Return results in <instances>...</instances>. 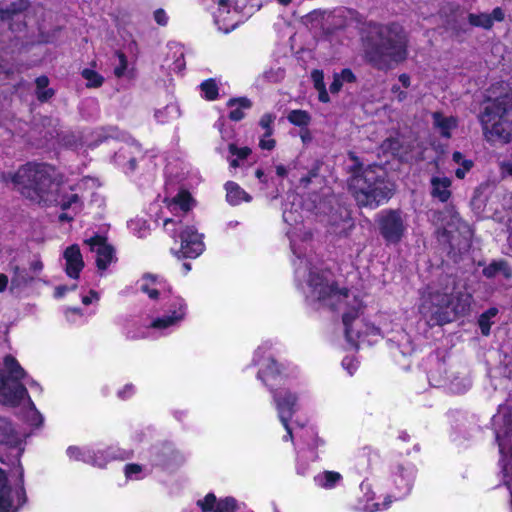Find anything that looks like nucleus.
<instances>
[{
  "label": "nucleus",
  "instance_id": "obj_1",
  "mask_svg": "<svg viewBox=\"0 0 512 512\" xmlns=\"http://www.w3.org/2000/svg\"><path fill=\"white\" fill-rule=\"evenodd\" d=\"M1 181L35 204L57 205L62 210L81 207L78 194L68 193L62 175L47 163L28 162L14 172H2Z\"/></svg>",
  "mask_w": 512,
  "mask_h": 512
},
{
  "label": "nucleus",
  "instance_id": "obj_2",
  "mask_svg": "<svg viewBox=\"0 0 512 512\" xmlns=\"http://www.w3.org/2000/svg\"><path fill=\"white\" fill-rule=\"evenodd\" d=\"M288 235L291 239L292 251L297 256V261L294 262L296 277L300 279L308 273L307 291H305L307 298L318 301L332 309L340 310L345 307L347 310L343 312L342 316L345 335L348 342L355 346L357 339L361 337V332L353 329L352 321L356 320L360 313L361 301L355 295H350L347 290H337L329 272L320 273L316 271V268H312L310 262L298 253L294 235L291 232H288Z\"/></svg>",
  "mask_w": 512,
  "mask_h": 512
},
{
  "label": "nucleus",
  "instance_id": "obj_3",
  "mask_svg": "<svg viewBox=\"0 0 512 512\" xmlns=\"http://www.w3.org/2000/svg\"><path fill=\"white\" fill-rule=\"evenodd\" d=\"M455 286V279L445 276L423 289L418 310L429 325H443L470 310L471 295L455 292Z\"/></svg>",
  "mask_w": 512,
  "mask_h": 512
},
{
  "label": "nucleus",
  "instance_id": "obj_4",
  "mask_svg": "<svg viewBox=\"0 0 512 512\" xmlns=\"http://www.w3.org/2000/svg\"><path fill=\"white\" fill-rule=\"evenodd\" d=\"M269 350L270 345L268 343L260 345L255 351L253 362L259 367L258 379L268 386L273 394V401L279 420L286 431H288V434L291 435L289 420L297 410L298 397L287 389H274L276 386L285 383L287 374L276 364Z\"/></svg>",
  "mask_w": 512,
  "mask_h": 512
},
{
  "label": "nucleus",
  "instance_id": "obj_5",
  "mask_svg": "<svg viewBox=\"0 0 512 512\" xmlns=\"http://www.w3.org/2000/svg\"><path fill=\"white\" fill-rule=\"evenodd\" d=\"M166 208L172 216H164L163 228L172 238L179 233L180 248L174 254L177 257L196 258L205 249L203 235L199 234L193 226H182L181 217L192 209L195 202L188 191L181 190L171 199H166Z\"/></svg>",
  "mask_w": 512,
  "mask_h": 512
},
{
  "label": "nucleus",
  "instance_id": "obj_6",
  "mask_svg": "<svg viewBox=\"0 0 512 512\" xmlns=\"http://www.w3.org/2000/svg\"><path fill=\"white\" fill-rule=\"evenodd\" d=\"M408 36L399 24L379 26L365 53L367 59L378 69H389L393 64L406 60Z\"/></svg>",
  "mask_w": 512,
  "mask_h": 512
},
{
  "label": "nucleus",
  "instance_id": "obj_7",
  "mask_svg": "<svg viewBox=\"0 0 512 512\" xmlns=\"http://www.w3.org/2000/svg\"><path fill=\"white\" fill-rule=\"evenodd\" d=\"M385 175V170L378 165L368 166L353 175L350 188L360 206L376 208L390 198Z\"/></svg>",
  "mask_w": 512,
  "mask_h": 512
},
{
  "label": "nucleus",
  "instance_id": "obj_8",
  "mask_svg": "<svg viewBox=\"0 0 512 512\" xmlns=\"http://www.w3.org/2000/svg\"><path fill=\"white\" fill-rule=\"evenodd\" d=\"M27 376L25 370L12 355L3 358V368H0V403L9 406H18L23 403L33 410L38 420L42 421L41 415L35 410L27 389L21 382Z\"/></svg>",
  "mask_w": 512,
  "mask_h": 512
},
{
  "label": "nucleus",
  "instance_id": "obj_9",
  "mask_svg": "<svg viewBox=\"0 0 512 512\" xmlns=\"http://www.w3.org/2000/svg\"><path fill=\"white\" fill-rule=\"evenodd\" d=\"M484 135L492 142L508 143L512 139V106L508 96L487 103L480 116Z\"/></svg>",
  "mask_w": 512,
  "mask_h": 512
},
{
  "label": "nucleus",
  "instance_id": "obj_10",
  "mask_svg": "<svg viewBox=\"0 0 512 512\" xmlns=\"http://www.w3.org/2000/svg\"><path fill=\"white\" fill-rule=\"evenodd\" d=\"M380 234L389 244H397L403 238L407 225L400 211H382L378 218Z\"/></svg>",
  "mask_w": 512,
  "mask_h": 512
},
{
  "label": "nucleus",
  "instance_id": "obj_11",
  "mask_svg": "<svg viewBox=\"0 0 512 512\" xmlns=\"http://www.w3.org/2000/svg\"><path fill=\"white\" fill-rule=\"evenodd\" d=\"M26 502L22 483L11 487L5 472L0 468V512H17Z\"/></svg>",
  "mask_w": 512,
  "mask_h": 512
},
{
  "label": "nucleus",
  "instance_id": "obj_12",
  "mask_svg": "<svg viewBox=\"0 0 512 512\" xmlns=\"http://www.w3.org/2000/svg\"><path fill=\"white\" fill-rule=\"evenodd\" d=\"M186 313L187 305L184 299L179 296H173L168 301L166 313L154 319L150 327L161 332L177 327L185 319Z\"/></svg>",
  "mask_w": 512,
  "mask_h": 512
},
{
  "label": "nucleus",
  "instance_id": "obj_13",
  "mask_svg": "<svg viewBox=\"0 0 512 512\" xmlns=\"http://www.w3.org/2000/svg\"><path fill=\"white\" fill-rule=\"evenodd\" d=\"M241 22V17L235 8L228 4V0H218V10L215 13V23L220 31L229 33Z\"/></svg>",
  "mask_w": 512,
  "mask_h": 512
},
{
  "label": "nucleus",
  "instance_id": "obj_14",
  "mask_svg": "<svg viewBox=\"0 0 512 512\" xmlns=\"http://www.w3.org/2000/svg\"><path fill=\"white\" fill-rule=\"evenodd\" d=\"M138 289L147 294L150 299L156 300L159 297H166L170 292L169 285L159 276L144 274L137 282Z\"/></svg>",
  "mask_w": 512,
  "mask_h": 512
},
{
  "label": "nucleus",
  "instance_id": "obj_15",
  "mask_svg": "<svg viewBox=\"0 0 512 512\" xmlns=\"http://www.w3.org/2000/svg\"><path fill=\"white\" fill-rule=\"evenodd\" d=\"M86 243L96 253V264L100 270H105L115 260L114 248L103 237L94 236L86 240Z\"/></svg>",
  "mask_w": 512,
  "mask_h": 512
},
{
  "label": "nucleus",
  "instance_id": "obj_16",
  "mask_svg": "<svg viewBox=\"0 0 512 512\" xmlns=\"http://www.w3.org/2000/svg\"><path fill=\"white\" fill-rule=\"evenodd\" d=\"M198 505L204 512H235L236 500L226 497L217 500L214 494H207L204 499L198 501Z\"/></svg>",
  "mask_w": 512,
  "mask_h": 512
},
{
  "label": "nucleus",
  "instance_id": "obj_17",
  "mask_svg": "<svg viewBox=\"0 0 512 512\" xmlns=\"http://www.w3.org/2000/svg\"><path fill=\"white\" fill-rule=\"evenodd\" d=\"M63 256L65 259L66 274L73 279L78 278L84 267V261L79 247L77 245L67 247Z\"/></svg>",
  "mask_w": 512,
  "mask_h": 512
},
{
  "label": "nucleus",
  "instance_id": "obj_18",
  "mask_svg": "<svg viewBox=\"0 0 512 512\" xmlns=\"http://www.w3.org/2000/svg\"><path fill=\"white\" fill-rule=\"evenodd\" d=\"M504 16L503 10L500 7H496L491 13H470L468 15V22L474 27L490 29L494 22L503 21Z\"/></svg>",
  "mask_w": 512,
  "mask_h": 512
},
{
  "label": "nucleus",
  "instance_id": "obj_19",
  "mask_svg": "<svg viewBox=\"0 0 512 512\" xmlns=\"http://www.w3.org/2000/svg\"><path fill=\"white\" fill-rule=\"evenodd\" d=\"M433 127L436 131L445 138L452 136V131L458 126V119L454 116H448L441 112H434L432 114Z\"/></svg>",
  "mask_w": 512,
  "mask_h": 512
},
{
  "label": "nucleus",
  "instance_id": "obj_20",
  "mask_svg": "<svg viewBox=\"0 0 512 512\" xmlns=\"http://www.w3.org/2000/svg\"><path fill=\"white\" fill-rule=\"evenodd\" d=\"M431 194L434 198L439 199L441 202H446L450 196L451 179L446 176H433L431 178Z\"/></svg>",
  "mask_w": 512,
  "mask_h": 512
},
{
  "label": "nucleus",
  "instance_id": "obj_21",
  "mask_svg": "<svg viewBox=\"0 0 512 512\" xmlns=\"http://www.w3.org/2000/svg\"><path fill=\"white\" fill-rule=\"evenodd\" d=\"M67 455L72 460L83 461L99 468L104 467L103 461H99L94 458L95 450L91 448H79L76 446H70L67 449Z\"/></svg>",
  "mask_w": 512,
  "mask_h": 512
},
{
  "label": "nucleus",
  "instance_id": "obj_22",
  "mask_svg": "<svg viewBox=\"0 0 512 512\" xmlns=\"http://www.w3.org/2000/svg\"><path fill=\"white\" fill-rule=\"evenodd\" d=\"M413 479V468H404L402 466L398 467L394 482L397 489L399 490V497L405 496L410 492Z\"/></svg>",
  "mask_w": 512,
  "mask_h": 512
},
{
  "label": "nucleus",
  "instance_id": "obj_23",
  "mask_svg": "<svg viewBox=\"0 0 512 512\" xmlns=\"http://www.w3.org/2000/svg\"><path fill=\"white\" fill-rule=\"evenodd\" d=\"M20 435L15 431L12 424L0 418V444L15 447L20 443Z\"/></svg>",
  "mask_w": 512,
  "mask_h": 512
},
{
  "label": "nucleus",
  "instance_id": "obj_24",
  "mask_svg": "<svg viewBox=\"0 0 512 512\" xmlns=\"http://www.w3.org/2000/svg\"><path fill=\"white\" fill-rule=\"evenodd\" d=\"M227 105L230 108L229 118L232 121H240L245 116L244 111L249 109L252 106V103L248 98L242 97L238 99H230Z\"/></svg>",
  "mask_w": 512,
  "mask_h": 512
},
{
  "label": "nucleus",
  "instance_id": "obj_25",
  "mask_svg": "<svg viewBox=\"0 0 512 512\" xmlns=\"http://www.w3.org/2000/svg\"><path fill=\"white\" fill-rule=\"evenodd\" d=\"M341 480V474L335 471H323L314 476L315 485L323 489H332L336 487Z\"/></svg>",
  "mask_w": 512,
  "mask_h": 512
},
{
  "label": "nucleus",
  "instance_id": "obj_26",
  "mask_svg": "<svg viewBox=\"0 0 512 512\" xmlns=\"http://www.w3.org/2000/svg\"><path fill=\"white\" fill-rule=\"evenodd\" d=\"M226 198L231 205H238L242 201L249 202L251 197L235 182H227L225 185Z\"/></svg>",
  "mask_w": 512,
  "mask_h": 512
},
{
  "label": "nucleus",
  "instance_id": "obj_27",
  "mask_svg": "<svg viewBox=\"0 0 512 512\" xmlns=\"http://www.w3.org/2000/svg\"><path fill=\"white\" fill-rule=\"evenodd\" d=\"M13 276L11 278V288H19L31 283L35 277L29 269L21 268L18 265H12Z\"/></svg>",
  "mask_w": 512,
  "mask_h": 512
},
{
  "label": "nucleus",
  "instance_id": "obj_28",
  "mask_svg": "<svg viewBox=\"0 0 512 512\" xmlns=\"http://www.w3.org/2000/svg\"><path fill=\"white\" fill-rule=\"evenodd\" d=\"M356 81V76L352 72L351 69H343L339 73L333 74V81L330 84L329 90L332 94H337L342 89L343 85L346 83H354Z\"/></svg>",
  "mask_w": 512,
  "mask_h": 512
},
{
  "label": "nucleus",
  "instance_id": "obj_29",
  "mask_svg": "<svg viewBox=\"0 0 512 512\" xmlns=\"http://www.w3.org/2000/svg\"><path fill=\"white\" fill-rule=\"evenodd\" d=\"M228 155L226 159L229 162L231 168H237L241 165V161L245 160L250 154L251 149L248 147L238 148L235 144H228Z\"/></svg>",
  "mask_w": 512,
  "mask_h": 512
},
{
  "label": "nucleus",
  "instance_id": "obj_30",
  "mask_svg": "<svg viewBox=\"0 0 512 512\" xmlns=\"http://www.w3.org/2000/svg\"><path fill=\"white\" fill-rule=\"evenodd\" d=\"M311 79L314 85V88L318 91V99L323 103H328L330 101L329 94L326 89V85L324 82V73L322 70H313L311 72Z\"/></svg>",
  "mask_w": 512,
  "mask_h": 512
},
{
  "label": "nucleus",
  "instance_id": "obj_31",
  "mask_svg": "<svg viewBox=\"0 0 512 512\" xmlns=\"http://www.w3.org/2000/svg\"><path fill=\"white\" fill-rule=\"evenodd\" d=\"M483 273L487 277L502 275L505 278H510L512 276V269L505 261H495L484 268Z\"/></svg>",
  "mask_w": 512,
  "mask_h": 512
},
{
  "label": "nucleus",
  "instance_id": "obj_32",
  "mask_svg": "<svg viewBox=\"0 0 512 512\" xmlns=\"http://www.w3.org/2000/svg\"><path fill=\"white\" fill-rule=\"evenodd\" d=\"M36 96L41 102H45L54 96V90L48 88L49 79L46 76H40L36 79Z\"/></svg>",
  "mask_w": 512,
  "mask_h": 512
},
{
  "label": "nucleus",
  "instance_id": "obj_33",
  "mask_svg": "<svg viewBox=\"0 0 512 512\" xmlns=\"http://www.w3.org/2000/svg\"><path fill=\"white\" fill-rule=\"evenodd\" d=\"M81 76L86 80L87 88H99L104 83V77L90 68L83 69Z\"/></svg>",
  "mask_w": 512,
  "mask_h": 512
},
{
  "label": "nucleus",
  "instance_id": "obj_34",
  "mask_svg": "<svg viewBox=\"0 0 512 512\" xmlns=\"http://www.w3.org/2000/svg\"><path fill=\"white\" fill-rule=\"evenodd\" d=\"M27 7V2L25 0H19L16 3H12L9 7L3 8L0 6V20H8L14 16H16L19 12L25 10Z\"/></svg>",
  "mask_w": 512,
  "mask_h": 512
},
{
  "label": "nucleus",
  "instance_id": "obj_35",
  "mask_svg": "<svg viewBox=\"0 0 512 512\" xmlns=\"http://www.w3.org/2000/svg\"><path fill=\"white\" fill-rule=\"evenodd\" d=\"M287 119L290 123L296 126H307L311 121L309 113L300 109L290 111Z\"/></svg>",
  "mask_w": 512,
  "mask_h": 512
},
{
  "label": "nucleus",
  "instance_id": "obj_36",
  "mask_svg": "<svg viewBox=\"0 0 512 512\" xmlns=\"http://www.w3.org/2000/svg\"><path fill=\"white\" fill-rule=\"evenodd\" d=\"M179 114L178 107L175 104H168L163 109L155 112V118L160 123H165L169 119L177 117Z\"/></svg>",
  "mask_w": 512,
  "mask_h": 512
},
{
  "label": "nucleus",
  "instance_id": "obj_37",
  "mask_svg": "<svg viewBox=\"0 0 512 512\" xmlns=\"http://www.w3.org/2000/svg\"><path fill=\"white\" fill-rule=\"evenodd\" d=\"M201 91L207 100H215L218 96V86L213 79H208L200 85Z\"/></svg>",
  "mask_w": 512,
  "mask_h": 512
},
{
  "label": "nucleus",
  "instance_id": "obj_38",
  "mask_svg": "<svg viewBox=\"0 0 512 512\" xmlns=\"http://www.w3.org/2000/svg\"><path fill=\"white\" fill-rule=\"evenodd\" d=\"M276 116L272 113H265L261 116L259 120V127L264 131L265 136H272L274 133L273 124L275 122Z\"/></svg>",
  "mask_w": 512,
  "mask_h": 512
},
{
  "label": "nucleus",
  "instance_id": "obj_39",
  "mask_svg": "<svg viewBox=\"0 0 512 512\" xmlns=\"http://www.w3.org/2000/svg\"><path fill=\"white\" fill-rule=\"evenodd\" d=\"M116 56L118 58L119 63L114 68V74L116 77L121 78L126 73L128 62L126 56L123 53L117 52Z\"/></svg>",
  "mask_w": 512,
  "mask_h": 512
},
{
  "label": "nucleus",
  "instance_id": "obj_40",
  "mask_svg": "<svg viewBox=\"0 0 512 512\" xmlns=\"http://www.w3.org/2000/svg\"><path fill=\"white\" fill-rule=\"evenodd\" d=\"M142 466L138 464H128L125 466V475L128 479L138 480L141 478Z\"/></svg>",
  "mask_w": 512,
  "mask_h": 512
},
{
  "label": "nucleus",
  "instance_id": "obj_41",
  "mask_svg": "<svg viewBox=\"0 0 512 512\" xmlns=\"http://www.w3.org/2000/svg\"><path fill=\"white\" fill-rule=\"evenodd\" d=\"M174 48L176 49L175 54H178L179 56L174 61L173 70L176 72H181L185 68L184 52L182 47L179 45H175Z\"/></svg>",
  "mask_w": 512,
  "mask_h": 512
},
{
  "label": "nucleus",
  "instance_id": "obj_42",
  "mask_svg": "<svg viewBox=\"0 0 512 512\" xmlns=\"http://www.w3.org/2000/svg\"><path fill=\"white\" fill-rule=\"evenodd\" d=\"M118 455L111 453V448L107 450H95V456L94 458L103 461L104 466L108 463L109 460L117 458Z\"/></svg>",
  "mask_w": 512,
  "mask_h": 512
},
{
  "label": "nucleus",
  "instance_id": "obj_43",
  "mask_svg": "<svg viewBox=\"0 0 512 512\" xmlns=\"http://www.w3.org/2000/svg\"><path fill=\"white\" fill-rule=\"evenodd\" d=\"M276 141L272 136H265V133L260 137L259 139V147L262 150H268L271 151L275 148Z\"/></svg>",
  "mask_w": 512,
  "mask_h": 512
},
{
  "label": "nucleus",
  "instance_id": "obj_44",
  "mask_svg": "<svg viewBox=\"0 0 512 512\" xmlns=\"http://www.w3.org/2000/svg\"><path fill=\"white\" fill-rule=\"evenodd\" d=\"M342 366L350 375H353L358 367V362L353 357L347 356L342 360Z\"/></svg>",
  "mask_w": 512,
  "mask_h": 512
},
{
  "label": "nucleus",
  "instance_id": "obj_45",
  "mask_svg": "<svg viewBox=\"0 0 512 512\" xmlns=\"http://www.w3.org/2000/svg\"><path fill=\"white\" fill-rule=\"evenodd\" d=\"M473 167V162L471 160L469 161H463L462 166H459L455 170V175L459 179H463L468 171Z\"/></svg>",
  "mask_w": 512,
  "mask_h": 512
},
{
  "label": "nucleus",
  "instance_id": "obj_46",
  "mask_svg": "<svg viewBox=\"0 0 512 512\" xmlns=\"http://www.w3.org/2000/svg\"><path fill=\"white\" fill-rule=\"evenodd\" d=\"M478 323L482 334L488 336L492 325L491 319L484 318L483 316L480 315Z\"/></svg>",
  "mask_w": 512,
  "mask_h": 512
},
{
  "label": "nucleus",
  "instance_id": "obj_47",
  "mask_svg": "<svg viewBox=\"0 0 512 512\" xmlns=\"http://www.w3.org/2000/svg\"><path fill=\"white\" fill-rule=\"evenodd\" d=\"M390 503H391V500L385 501L382 504H379V503L367 504L364 509L366 512H376V511L387 509L389 507Z\"/></svg>",
  "mask_w": 512,
  "mask_h": 512
},
{
  "label": "nucleus",
  "instance_id": "obj_48",
  "mask_svg": "<svg viewBox=\"0 0 512 512\" xmlns=\"http://www.w3.org/2000/svg\"><path fill=\"white\" fill-rule=\"evenodd\" d=\"M43 267V262L39 258H35L34 260L31 261L29 270L34 275V277H36L43 270Z\"/></svg>",
  "mask_w": 512,
  "mask_h": 512
},
{
  "label": "nucleus",
  "instance_id": "obj_49",
  "mask_svg": "<svg viewBox=\"0 0 512 512\" xmlns=\"http://www.w3.org/2000/svg\"><path fill=\"white\" fill-rule=\"evenodd\" d=\"M391 92L395 95V99L398 102H403L407 98V92L401 90L398 85H393L391 88Z\"/></svg>",
  "mask_w": 512,
  "mask_h": 512
},
{
  "label": "nucleus",
  "instance_id": "obj_50",
  "mask_svg": "<svg viewBox=\"0 0 512 512\" xmlns=\"http://www.w3.org/2000/svg\"><path fill=\"white\" fill-rule=\"evenodd\" d=\"M154 19L159 25H166L168 22V17L164 10L158 9L154 12Z\"/></svg>",
  "mask_w": 512,
  "mask_h": 512
},
{
  "label": "nucleus",
  "instance_id": "obj_51",
  "mask_svg": "<svg viewBox=\"0 0 512 512\" xmlns=\"http://www.w3.org/2000/svg\"><path fill=\"white\" fill-rule=\"evenodd\" d=\"M99 300V295L97 292H95L94 290H91L89 292V295H86V296H83L82 297V303L84 305H90L92 304L93 302H97Z\"/></svg>",
  "mask_w": 512,
  "mask_h": 512
},
{
  "label": "nucleus",
  "instance_id": "obj_52",
  "mask_svg": "<svg viewBox=\"0 0 512 512\" xmlns=\"http://www.w3.org/2000/svg\"><path fill=\"white\" fill-rule=\"evenodd\" d=\"M134 392L133 385H126L122 390L118 392V396L122 399L129 398Z\"/></svg>",
  "mask_w": 512,
  "mask_h": 512
},
{
  "label": "nucleus",
  "instance_id": "obj_53",
  "mask_svg": "<svg viewBox=\"0 0 512 512\" xmlns=\"http://www.w3.org/2000/svg\"><path fill=\"white\" fill-rule=\"evenodd\" d=\"M75 288H76V286H75V285H73V286H72V287H70V288H69V287H67V286H64V285H63V286H58V287H56V288H55V293H54V295H55V297H56V298H61V297H63V296L65 295V293H66L67 291H69V290H74Z\"/></svg>",
  "mask_w": 512,
  "mask_h": 512
},
{
  "label": "nucleus",
  "instance_id": "obj_54",
  "mask_svg": "<svg viewBox=\"0 0 512 512\" xmlns=\"http://www.w3.org/2000/svg\"><path fill=\"white\" fill-rule=\"evenodd\" d=\"M429 379H430V382L432 383V385H434V386L445 385L447 383V380H448V379L437 378L436 374L434 372H432L430 374Z\"/></svg>",
  "mask_w": 512,
  "mask_h": 512
},
{
  "label": "nucleus",
  "instance_id": "obj_55",
  "mask_svg": "<svg viewBox=\"0 0 512 512\" xmlns=\"http://www.w3.org/2000/svg\"><path fill=\"white\" fill-rule=\"evenodd\" d=\"M398 80L404 88H408L411 85V78L406 73L400 74Z\"/></svg>",
  "mask_w": 512,
  "mask_h": 512
},
{
  "label": "nucleus",
  "instance_id": "obj_56",
  "mask_svg": "<svg viewBox=\"0 0 512 512\" xmlns=\"http://www.w3.org/2000/svg\"><path fill=\"white\" fill-rule=\"evenodd\" d=\"M341 221H342V227L340 229H338V228L333 229V233L341 234L347 227H350V219L348 218L347 215L345 217H343Z\"/></svg>",
  "mask_w": 512,
  "mask_h": 512
},
{
  "label": "nucleus",
  "instance_id": "obj_57",
  "mask_svg": "<svg viewBox=\"0 0 512 512\" xmlns=\"http://www.w3.org/2000/svg\"><path fill=\"white\" fill-rule=\"evenodd\" d=\"M498 314V309L497 308H489L487 311H485L484 313L481 314V316H483L484 318H487V319H491L494 318L496 315Z\"/></svg>",
  "mask_w": 512,
  "mask_h": 512
},
{
  "label": "nucleus",
  "instance_id": "obj_58",
  "mask_svg": "<svg viewBox=\"0 0 512 512\" xmlns=\"http://www.w3.org/2000/svg\"><path fill=\"white\" fill-rule=\"evenodd\" d=\"M452 160L459 166H462L463 161H469L468 159H465L460 152H454L452 155Z\"/></svg>",
  "mask_w": 512,
  "mask_h": 512
},
{
  "label": "nucleus",
  "instance_id": "obj_59",
  "mask_svg": "<svg viewBox=\"0 0 512 512\" xmlns=\"http://www.w3.org/2000/svg\"><path fill=\"white\" fill-rule=\"evenodd\" d=\"M283 219L287 223L297 222V218L294 217V214H293L292 211H284L283 212Z\"/></svg>",
  "mask_w": 512,
  "mask_h": 512
},
{
  "label": "nucleus",
  "instance_id": "obj_60",
  "mask_svg": "<svg viewBox=\"0 0 512 512\" xmlns=\"http://www.w3.org/2000/svg\"><path fill=\"white\" fill-rule=\"evenodd\" d=\"M276 174L279 177H285L288 174V168L282 164L276 166Z\"/></svg>",
  "mask_w": 512,
  "mask_h": 512
},
{
  "label": "nucleus",
  "instance_id": "obj_61",
  "mask_svg": "<svg viewBox=\"0 0 512 512\" xmlns=\"http://www.w3.org/2000/svg\"><path fill=\"white\" fill-rule=\"evenodd\" d=\"M8 284V277L5 274L0 273V292L5 291Z\"/></svg>",
  "mask_w": 512,
  "mask_h": 512
},
{
  "label": "nucleus",
  "instance_id": "obj_62",
  "mask_svg": "<svg viewBox=\"0 0 512 512\" xmlns=\"http://www.w3.org/2000/svg\"><path fill=\"white\" fill-rule=\"evenodd\" d=\"M129 153L128 149L123 147L116 153V160L120 162L121 159H125L127 154Z\"/></svg>",
  "mask_w": 512,
  "mask_h": 512
},
{
  "label": "nucleus",
  "instance_id": "obj_63",
  "mask_svg": "<svg viewBox=\"0 0 512 512\" xmlns=\"http://www.w3.org/2000/svg\"><path fill=\"white\" fill-rule=\"evenodd\" d=\"M80 315V310L78 308H70L66 311V317L71 320L72 316Z\"/></svg>",
  "mask_w": 512,
  "mask_h": 512
},
{
  "label": "nucleus",
  "instance_id": "obj_64",
  "mask_svg": "<svg viewBox=\"0 0 512 512\" xmlns=\"http://www.w3.org/2000/svg\"><path fill=\"white\" fill-rule=\"evenodd\" d=\"M467 387L468 385H464L463 388H459L453 381H450V389L454 392H462L463 390L467 389Z\"/></svg>",
  "mask_w": 512,
  "mask_h": 512
}]
</instances>
